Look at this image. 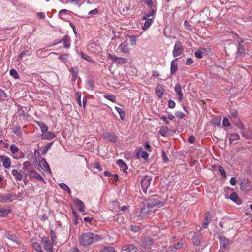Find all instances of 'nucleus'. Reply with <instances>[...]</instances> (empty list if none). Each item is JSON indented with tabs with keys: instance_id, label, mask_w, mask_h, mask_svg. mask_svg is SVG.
Wrapping results in <instances>:
<instances>
[{
	"instance_id": "38",
	"label": "nucleus",
	"mask_w": 252,
	"mask_h": 252,
	"mask_svg": "<svg viewBox=\"0 0 252 252\" xmlns=\"http://www.w3.org/2000/svg\"><path fill=\"white\" fill-rule=\"evenodd\" d=\"M50 236L52 244L55 245L56 244L57 238L55 232L52 230L50 231Z\"/></svg>"
},
{
	"instance_id": "64",
	"label": "nucleus",
	"mask_w": 252,
	"mask_h": 252,
	"mask_svg": "<svg viewBox=\"0 0 252 252\" xmlns=\"http://www.w3.org/2000/svg\"><path fill=\"white\" fill-rule=\"evenodd\" d=\"M193 62V60L191 58H188L186 60V63L187 65H191Z\"/></svg>"
},
{
	"instance_id": "63",
	"label": "nucleus",
	"mask_w": 252,
	"mask_h": 252,
	"mask_svg": "<svg viewBox=\"0 0 252 252\" xmlns=\"http://www.w3.org/2000/svg\"><path fill=\"white\" fill-rule=\"evenodd\" d=\"M195 138L193 136H189L188 139V142L191 144L195 142Z\"/></svg>"
},
{
	"instance_id": "11",
	"label": "nucleus",
	"mask_w": 252,
	"mask_h": 252,
	"mask_svg": "<svg viewBox=\"0 0 252 252\" xmlns=\"http://www.w3.org/2000/svg\"><path fill=\"white\" fill-rule=\"evenodd\" d=\"M220 244V252H223L229 246V240L223 237H219Z\"/></svg>"
},
{
	"instance_id": "22",
	"label": "nucleus",
	"mask_w": 252,
	"mask_h": 252,
	"mask_svg": "<svg viewBox=\"0 0 252 252\" xmlns=\"http://www.w3.org/2000/svg\"><path fill=\"white\" fill-rule=\"evenodd\" d=\"M250 186V181L248 178L244 179L240 184L241 190H245Z\"/></svg>"
},
{
	"instance_id": "41",
	"label": "nucleus",
	"mask_w": 252,
	"mask_h": 252,
	"mask_svg": "<svg viewBox=\"0 0 252 252\" xmlns=\"http://www.w3.org/2000/svg\"><path fill=\"white\" fill-rule=\"evenodd\" d=\"M81 55L83 59H85V60L88 61L89 62H93V60L92 58L88 56V55L84 53L83 52H81Z\"/></svg>"
},
{
	"instance_id": "42",
	"label": "nucleus",
	"mask_w": 252,
	"mask_h": 252,
	"mask_svg": "<svg viewBox=\"0 0 252 252\" xmlns=\"http://www.w3.org/2000/svg\"><path fill=\"white\" fill-rule=\"evenodd\" d=\"M136 37H137V36H130L129 37V38L130 39V45L132 46H134L136 45V42H137Z\"/></svg>"
},
{
	"instance_id": "57",
	"label": "nucleus",
	"mask_w": 252,
	"mask_h": 252,
	"mask_svg": "<svg viewBox=\"0 0 252 252\" xmlns=\"http://www.w3.org/2000/svg\"><path fill=\"white\" fill-rule=\"evenodd\" d=\"M76 96L77 97V100L79 105H81V94H80V93L79 92L76 93Z\"/></svg>"
},
{
	"instance_id": "45",
	"label": "nucleus",
	"mask_w": 252,
	"mask_h": 252,
	"mask_svg": "<svg viewBox=\"0 0 252 252\" xmlns=\"http://www.w3.org/2000/svg\"><path fill=\"white\" fill-rule=\"evenodd\" d=\"M243 42V40H241V43H239V47L238 48V53L239 54H243L245 52V48L243 45H241V43Z\"/></svg>"
},
{
	"instance_id": "12",
	"label": "nucleus",
	"mask_w": 252,
	"mask_h": 252,
	"mask_svg": "<svg viewBox=\"0 0 252 252\" xmlns=\"http://www.w3.org/2000/svg\"><path fill=\"white\" fill-rule=\"evenodd\" d=\"M104 139L107 141L115 143L117 141V137L114 133L110 132L104 133L102 135Z\"/></svg>"
},
{
	"instance_id": "59",
	"label": "nucleus",
	"mask_w": 252,
	"mask_h": 252,
	"mask_svg": "<svg viewBox=\"0 0 252 252\" xmlns=\"http://www.w3.org/2000/svg\"><path fill=\"white\" fill-rule=\"evenodd\" d=\"M202 53L200 51H196L195 52V56L196 58L201 59L202 57Z\"/></svg>"
},
{
	"instance_id": "7",
	"label": "nucleus",
	"mask_w": 252,
	"mask_h": 252,
	"mask_svg": "<svg viewBox=\"0 0 252 252\" xmlns=\"http://www.w3.org/2000/svg\"><path fill=\"white\" fill-rule=\"evenodd\" d=\"M16 199L17 195L16 194L6 193L0 195V202L2 203L11 202Z\"/></svg>"
},
{
	"instance_id": "36",
	"label": "nucleus",
	"mask_w": 252,
	"mask_h": 252,
	"mask_svg": "<svg viewBox=\"0 0 252 252\" xmlns=\"http://www.w3.org/2000/svg\"><path fill=\"white\" fill-rule=\"evenodd\" d=\"M10 212V209L0 208V216L2 217L6 216Z\"/></svg>"
},
{
	"instance_id": "52",
	"label": "nucleus",
	"mask_w": 252,
	"mask_h": 252,
	"mask_svg": "<svg viewBox=\"0 0 252 252\" xmlns=\"http://www.w3.org/2000/svg\"><path fill=\"white\" fill-rule=\"evenodd\" d=\"M31 166V164L29 161H25L23 164V169L28 171V167Z\"/></svg>"
},
{
	"instance_id": "2",
	"label": "nucleus",
	"mask_w": 252,
	"mask_h": 252,
	"mask_svg": "<svg viewBox=\"0 0 252 252\" xmlns=\"http://www.w3.org/2000/svg\"><path fill=\"white\" fill-rule=\"evenodd\" d=\"M100 239L101 237L97 234L87 232L83 233L79 237V242L81 245L88 246L97 242Z\"/></svg>"
},
{
	"instance_id": "23",
	"label": "nucleus",
	"mask_w": 252,
	"mask_h": 252,
	"mask_svg": "<svg viewBox=\"0 0 252 252\" xmlns=\"http://www.w3.org/2000/svg\"><path fill=\"white\" fill-rule=\"evenodd\" d=\"M177 59L173 60L171 63L170 73L171 74H175L178 70L177 63H176Z\"/></svg>"
},
{
	"instance_id": "27",
	"label": "nucleus",
	"mask_w": 252,
	"mask_h": 252,
	"mask_svg": "<svg viewBox=\"0 0 252 252\" xmlns=\"http://www.w3.org/2000/svg\"><path fill=\"white\" fill-rule=\"evenodd\" d=\"M169 130V129L168 127L163 126L160 128L159 133L162 137H166Z\"/></svg>"
},
{
	"instance_id": "9",
	"label": "nucleus",
	"mask_w": 252,
	"mask_h": 252,
	"mask_svg": "<svg viewBox=\"0 0 252 252\" xmlns=\"http://www.w3.org/2000/svg\"><path fill=\"white\" fill-rule=\"evenodd\" d=\"M41 242L43 245L44 248L45 250L48 251L49 252H53V245L52 242L51 243L49 239L46 236H44L41 238Z\"/></svg>"
},
{
	"instance_id": "10",
	"label": "nucleus",
	"mask_w": 252,
	"mask_h": 252,
	"mask_svg": "<svg viewBox=\"0 0 252 252\" xmlns=\"http://www.w3.org/2000/svg\"><path fill=\"white\" fill-rule=\"evenodd\" d=\"M0 162H2L3 166L6 169H9L11 166V159L6 156H0Z\"/></svg>"
},
{
	"instance_id": "31",
	"label": "nucleus",
	"mask_w": 252,
	"mask_h": 252,
	"mask_svg": "<svg viewBox=\"0 0 252 252\" xmlns=\"http://www.w3.org/2000/svg\"><path fill=\"white\" fill-rule=\"evenodd\" d=\"M100 252H115V251L113 247L107 246L101 248Z\"/></svg>"
},
{
	"instance_id": "55",
	"label": "nucleus",
	"mask_w": 252,
	"mask_h": 252,
	"mask_svg": "<svg viewBox=\"0 0 252 252\" xmlns=\"http://www.w3.org/2000/svg\"><path fill=\"white\" fill-rule=\"evenodd\" d=\"M176 103L174 101L170 100L168 101V106L171 108H174L175 107Z\"/></svg>"
},
{
	"instance_id": "13",
	"label": "nucleus",
	"mask_w": 252,
	"mask_h": 252,
	"mask_svg": "<svg viewBox=\"0 0 252 252\" xmlns=\"http://www.w3.org/2000/svg\"><path fill=\"white\" fill-rule=\"evenodd\" d=\"M153 244V240L151 238H145L142 240L141 246L144 249H149L150 247Z\"/></svg>"
},
{
	"instance_id": "33",
	"label": "nucleus",
	"mask_w": 252,
	"mask_h": 252,
	"mask_svg": "<svg viewBox=\"0 0 252 252\" xmlns=\"http://www.w3.org/2000/svg\"><path fill=\"white\" fill-rule=\"evenodd\" d=\"M69 38L68 36H65L62 39L64 48H68L70 47L69 43Z\"/></svg>"
},
{
	"instance_id": "60",
	"label": "nucleus",
	"mask_w": 252,
	"mask_h": 252,
	"mask_svg": "<svg viewBox=\"0 0 252 252\" xmlns=\"http://www.w3.org/2000/svg\"><path fill=\"white\" fill-rule=\"evenodd\" d=\"M211 219V214L209 212H207L205 214V220H207L209 221V220Z\"/></svg>"
},
{
	"instance_id": "6",
	"label": "nucleus",
	"mask_w": 252,
	"mask_h": 252,
	"mask_svg": "<svg viewBox=\"0 0 252 252\" xmlns=\"http://www.w3.org/2000/svg\"><path fill=\"white\" fill-rule=\"evenodd\" d=\"M10 149L12 154H16L13 156L15 159H18L24 158L25 155L22 151H19V148L15 144H12L10 146Z\"/></svg>"
},
{
	"instance_id": "50",
	"label": "nucleus",
	"mask_w": 252,
	"mask_h": 252,
	"mask_svg": "<svg viewBox=\"0 0 252 252\" xmlns=\"http://www.w3.org/2000/svg\"><path fill=\"white\" fill-rule=\"evenodd\" d=\"M104 97L113 102L116 101V97L113 95H104Z\"/></svg>"
},
{
	"instance_id": "19",
	"label": "nucleus",
	"mask_w": 252,
	"mask_h": 252,
	"mask_svg": "<svg viewBox=\"0 0 252 252\" xmlns=\"http://www.w3.org/2000/svg\"><path fill=\"white\" fill-rule=\"evenodd\" d=\"M117 164L119 166L120 170H122L124 173H126L127 170L128 169L127 166L122 159H118L117 162Z\"/></svg>"
},
{
	"instance_id": "47",
	"label": "nucleus",
	"mask_w": 252,
	"mask_h": 252,
	"mask_svg": "<svg viewBox=\"0 0 252 252\" xmlns=\"http://www.w3.org/2000/svg\"><path fill=\"white\" fill-rule=\"evenodd\" d=\"M230 199L234 202L237 203L238 204H239L237 202V200L238 199V196L236 193H232L230 196Z\"/></svg>"
},
{
	"instance_id": "32",
	"label": "nucleus",
	"mask_w": 252,
	"mask_h": 252,
	"mask_svg": "<svg viewBox=\"0 0 252 252\" xmlns=\"http://www.w3.org/2000/svg\"><path fill=\"white\" fill-rule=\"evenodd\" d=\"M115 109L116 110V111H117V112L119 113L121 119L122 120H123L125 117V113L124 111L122 109H121L117 106H115Z\"/></svg>"
},
{
	"instance_id": "58",
	"label": "nucleus",
	"mask_w": 252,
	"mask_h": 252,
	"mask_svg": "<svg viewBox=\"0 0 252 252\" xmlns=\"http://www.w3.org/2000/svg\"><path fill=\"white\" fill-rule=\"evenodd\" d=\"M149 156L148 153L145 151H143L141 153V157L144 159H146Z\"/></svg>"
},
{
	"instance_id": "54",
	"label": "nucleus",
	"mask_w": 252,
	"mask_h": 252,
	"mask_svg": "<svg viewBox=\"0 0 252 252\" xmlns=\"http://www.w3.org/2000/svg\"><path fill=\"white\" fill-rule=\"evenodd\" d=\"M162 156L163 158V160L164 162H167V161H168V160H169L168 158L166 155L165 152L164 151H162Z\"/></svg>"
},
{
	"instance_id": "1",
	"label": "nucleus",
	"mask_w": 252,
	"mask_h": 252,
	"mask_svg": "<svg viewBox=\"0 0 252 252\" xmlns=\"http://www.w3.org/2000/svg\"><path fill=\"white\" fill-rule=\"evenodd\" d=\"M164 203L160 201L158 198H151L144 202L137 215V221H140L144 218L148 217V214L152 209H157L163 206Z\"/></svg>"
},
{
	"instance_id": "61",
	"label": "nucleus",
	"mask_w": 252,
	"mask_h": 252,
	"mask_svg": "<svg viewBox=\"0 0 252 252\" xmlns=\"http://www.w3.org/2000/svg\"><path fill=\"white\" fill-rule=\"evenodd\" d=\"M94 168L97 169L100 171H102V169L100 165V163L99 162H97L95 164V165H94Z\"/></svg>"
},
{
	"instance_id": "3",
	"label": "nucleus",
	"mask_w": 252,
	"mask_h": 252,
	"mask_svg": "<svg viewBox=\"0 0 252 252\" xmlns=\"http://www.w3.org/2000/svg\"><path fill=\"white\" fill-rule=\"evenodd\" d=\"M107 57L112 62L117 64H123L127 63V60L126 58L118 57L110 53L107 54Z\"/></svg>"
},
{
	"instance_id": "5",
	"label": "nucleus",
	"mask_w": 252,
	"mask_h": 252,
	"mask_svg": "<svg viewBox=\"0 0 252 252\" xmlns=\"http://www.w3.org/2000/svg\"><path fill=\"white\" fill-rule=\"evenodd\" d=\"M184 51L182 43L180 41H177L175 42L174 48L172 51L173 56L174 57H176L181 55Z\"/></svg>"
},
{
	"instance_id": "25",
	"label": "nucleus",
	"mask_w": 252,
	"mask_h": 252,
	"mask_svg": "<svg viewBox=\"0 0 252 252\" xmlns=\"http://www.w3.org/2000/svg\"><path fill=\"white\" fill-rule=\"evenodd\" d=\"M43 139H52L56 137V135L52 132L49 131L45 132L43 134H41Z\"/></svg>"
},
{
	"instance_id": "8",
	"label": "nucleus",
	"mask_w": 252,
	"mask_h": 252,
	"mask_svg": "<svg viewBox=\"0 0 252 252\" xmlns=\"http://www.w3.org/2000/svg\"><path fill=\"white\" fill-rule=\"evenodd\" d=\"M152 180V177L148 176H145L142 179L141 181V187L143 191L145 193H146L147 190L151 183Z\"/></svg>"
},
{
	"instance_id": "51",
	"label": "nucleus",
	"mask_w": 252,
	"mask_h": 252,
	"mask_svg": "<svg viewBox=\"0 0 252 252\" xmlns=\"http://www.w3.org/2000/svg\"><path fill=\"white\" fill-rule=\"evenodd\" d=\"M222 125L224 126L227 127L230 126L229 121L227 118H224L222 120Z\"/></svg>"
},
{
	"instance_id": "53",
	"label": "nucleus",
	"mask_w": 252,
	"mask_h": 252,
	"mask_svg": "<svg viewBox=\"0 0 252 252\" xmlns=\"http://www.w3.org/2000/svg\"><path fill=\"white\" fill-rule=\"evenodd\" d=\"M130 229L132 231L137 232L140 230V227L138 226H131Z\"/></svg>"
},
{
	"instance_id": "29",
	"label": "nucleus",
	"mask_w": 252,
	"mask_h": 252,
	"mask_svg": "<svg viewBox=\"0 0 252 252\" xmlns=\"http://www.w3.org/2000/svg\"><path fill=\"white\" fill-rule=\"evenodd\" d=\"M13 132L19 137H21L22 135V131L18 126H14L12 128Z\"/></svg>"
},
{
	"instance_id": "4",
	"label": "nucleus",
	"mask_w": 252,
	"mask_h": 252,
	"mask_svg": "<svg viewBox=\"0 0 252 252\" xmlns=\"http://www.w3.org/2000/svg\"><path fill=\"white\" fill-rule=\"evenodd\" d=\"M28 172H29V176L30 180H37L38 181H42L44 184H46V181L35 170L33 169L32 170H28Z\"/></svg>"
},
{
	"instance_id": "40",
	"label": "nucleus",
	"mask_w": 252,
	"mask_h": 252,
	"mask_svg": "<svg viewBox=\"0 0 252 252\" xmlns=\"http://www.w3.org/2000/svg\"><path fill=\"white\" fill-rule=\"evenodd\" d=\"M221 122V118L220 117L213 119L212 121V123L217 126H219Z\"/></svg>"
},
{
	"instance_id": "34",
	"label": "nucleus",
	"mask_w": 252,
	"mask_h": 252,
	"mask_svg": "<svg viewBox=\"0 0 252 252\" xmlns=\"http://www.w3.org/2000/svg\"><path fill=\"white\" fill-rule=\"evenodd\" d=\"M32 246L34 249L38 252H44L42 249H41V246L39 243L37 242H33L32 243Z\"/></svg>"
},
{
	"instance_id": "44",
	"label": "nucleus",
	"mask_w": 252,
	"mask_h": 252,
	"mask_svg": "<svg viewBox=\"0 0 252 252\" xmlns=\"http://www.w3.org/2000/svg\"><path fill=\"white\" fill-rule=\"evenodd\" d=\"M7 238H8L9 239L14 241V242H16L17 243H18V238L17 237V236L15 235H13V234H7Z\"/></svg>"
},
{
	"instance_id": "37",
	"label": "nucleus",
	"mask_w": 252,
	"mask_h": 252,
	"mask_svg": "<svg viewBox=\"0 0 252 252\" xmlns=\"http://www.w3.org/2000/svg\"><path fill=\"white\" fill-rule=\"evenodd\" d=\"M240 139L239 135L238 133L231 134L229 137V141L232 142L233 141H235Z\"/></svg>"
},
{
	"instance_id": "48",
	"label": "nucleus",
	"mask_w": 252,
	"mask_h": 252,
	"mask_svg": "<svg viewBox=\"0 0 252 252\" xmlns=\"http://www.w3.org/2000/svg\"><path fill=\"white\" fill-rule=\"evenodd\" d=\"M69 55L68 54H64L63 55H62L59 57V59L63 63H65L66 61L68 60Z\"/></svg>"
},
{
	"instance_id": "39",
	"label": "nucleus",
	"mask_w": 252,
	"mask_h": 252,
	"mask_svg": "<svg viewBox=\"0 0 252 252\" xmlns=\"http://www.w3.org/2000/svg\"><path fill=\"white\" fill-rule=\"evenodd\" d=\"M10 74L13 76L14 79H18L19 78V75L15 69H11L10 70Z\"/></svg>"
},
{
	"instance_id": "49",
	"label": "nucleus",
	"mask_w": 252,
	"mask_h": 252,
	"mask_svg": "<svg viewBox=\"0 0 252 252\" xmlns=\"http://www.w3.org/2000/svg\"><path fill=\"white\" fill-rule=\"evenodd\" d=\"M175 116L179 119H182L185 116V114L181 111H177L175 113Z\"/></svg>"
},
{
	"instance_id": "14",
	"label": "nucleus",
	"mask_w": 252,
	"mask_h": 252,
	"mask_svg": "<svg viewBox=\"0 0 252 252\" xmlns=\"http://www.w3.org/2000/svg\"><path fill=\"white\" fill-rule=\"evenodd\" d=\"M73 203L77 207L78 210L81 212H83L85 210V204L81 200L78 198H75L73 200Z\"/></svg>"
},
{
	"instance_id": "56",
	"label": "nucleus",
	"mask_w": 252,
	"mask_h": 252,
	"mask_svg": "<svg viewBox=\"0 0 252 252\" xmlns=\"http://www.w3.org/2000/svg\"><path fill=\"white\" fill-rule=\"evenodd\" d=\"M98 13V10L97 8H95L89 12L88 14L90 15H96Z\"/></svg>"
},
{
	"instance_id": "24",
	"label": "nucleus",
	"mask_w": 252,
	"mask_h": 252,
	"mask_svg": "<svg viewBox=\"0 0 252 252\" xmlns=\"http://www.w3.org/2000/svg\"><path fill=\"white\" fill-rule=\"evenodd\" d=\"M69 71L72 74V80L73 81H76L78 77V68L77 67H72L69 69Z\"/></svg>"
},
{
	"instance_id": "18",
	"label": "nucleus",
	"mask_w": 252,
	"mask_h": 252,
	"mask_svg": "<svg viewBox=\"0 0 252 252\" xmlns=\"http://www.w3.org/2000/svg\"><path fill=\"white\" fill-rule=\"evenodd\" d=\"M175 92L179 95V100L181 101L183 99V94L180 84L177 83L174 87Z\"/></svg>"
},
{
	"instance_id": "16",
	"label": "nucleus",
	"mask_w": 252,
	"mask_h": 252,
	"mask_svg": "<svg viewBox=\"0 0 252 252\" xmlns=\"http://www.w3.org/2000/svg\"><path fill=\"white\" fill-rule=\"evenodd\" d=\"M120 49L121 52L123 53H128L130 48L128 47V44L126 41L122 42L118 47V49Z\"/></svg>"
},
{
	"instance_id": "46",
	"label": "nucleus",
	"mask_w": 252,
	"mask_h": 252,
	"mask_svg": "<svg viewBox=\"0 0 252 252\" xmlns=\"http://www.w3.org/2000/svg\"><path fill=\"white\" fill-rule=\"evenodd\" d=\"M218 170H219V172L220 173V174H221V175L223 178H225L226 177V172L224 171V168H223V167L222 166H219V167H218Z\"/></svg>"
},
{
	"instance_id": "15",
	"label": "nucleus",
	"mask_w": 252,
	"mask_h": 252,
	"mask_svg": "<svg viewBox=\"0 0 252 252\" xmlns=\"http://www.w3.org/2000/svg\"><path fill=\"white\" fill-rule=\"evenodd\" d=\"M23 171H18L17 169H13L11 170V174L16 181H21L23 179Z\"/></svg>"
},
{
	"instance_id": "17",
	"label": "nucleus",
	"mask_w": 252,
	"mask_h": 252,
	"mask_svg": "<svg viewBox=\"0 0 252 252\" xmlns=\"http://www.w3.org/2000/svg\"><path fill=\"white\" fill-rule=\"evenodd\" d=\"M143 20H145L144 26L142 27V29L145 31L151 25L153 22V20L152 18H148V16H144Z\"/></svg>"
},
{
	"instance_id": "20",
	"label": "nucleus",
	"mask_w": 252,
	"mask_h": 252,
	"mask_svg": "<svg viewBox=\"0 0 252 252\" xmlns=\"http://www.w3.org/2000/svg\"><path fill=\"white\" fill-rule=\"evenodd\" d=\"M122 251L128 252H137V248L132 244L126 245L123 247Z\"/></svg>"
},
{
	"instance_id": "28",
	"label": "nucleus",
	"mask_w": 252,
	"mask_h": 252,
	"mask_svg": "<svg viewBox=\"0 0 252 252\" xmlns=\"http://www.w3.org/2000/svg\"><path fill=\"white\" fill-rule=\"evenodd\" d=\"M60 187L64 190L67 191L69 195L71 193V191L69 186L64 183H61L59 184Z\"/></svg>"
},
{
	"instance_id": "30",
	"label": "nucleus",
	"mask_w": 252,
	"mask_h": 252,
	"mask_svg": "<svg viewBox=\"0 0 252 252\" xmlns=\"http://www.w3.org/2000/svg\"><path fill=\"white\" fill-rule=\"evenodd\" d=\"M192 241L194 245L199 246L200 244V238L198 234H195L192 238Z\"/></svg>"
},
{
	"instance_id": "35",
	"label": "nucleus",
	"mask_w": 252,
	"mask_h": 252,
	"mask_svg": "<svg viewBox=\"0 0 252 252\" xmlns=\"http://www.w3.org/2000/svg\"><path fill=\"white\" fill-rule=\"evenodd\" d=\"M41 162H42L43 166H44V167L45 168V170L46 171L51 173V171L49 165H48V164L47 163L46 160L44 158H43L42 159Z\"/></svg>"
},
{
	"instance_id": "62",
	"label": "nucleus",
	"mask_w": 252,
	"mask_h": 252,
	"mask_svg": "<svg viewBox=\"0 0 252 252\" xmlns=\"http://www.w3.org/2000/svg\"><path fill=\"white\" fill-rule=\"evenodd\" d=\"M37 16L40 19H44L45 17V14L44 12L37 13Z\"/></svg>"
},
{
	"instance_id": "43",
	"label": "nucleus",
	"mask_w": 252,
	"mask_h": 252,
	"mask_svg": "<svg viewBox=\"0 0 252 252\" xmlns=\"http://www.w3.org/2000/svg\"><path fill=\"white\" fill-rule=\"evenodd\" d=\"M7 96L8 95L4 91L0 88V100H4V98H7Z\"/></svg>"
},
{
	"instance_id": "26",
	"label": "nucleus",
	"mask_w": 252,
	"mask_h": 252,
	"mask_svg": "<svg viewBox=\"0 0 252 252\" xmlns=\"http://www.w3.org/2000/svg\"><path fill=\"white\" fill-rule=\"evenodd\" d=\"M36 123L40 127L42 134H43L45 132H47L48 130V127L44 122L41 121H36Z\"/></svg>"
},
{
	"instance_id": "21",
	"label": "nucleus",
	"mask_w": 252,
	"mask_h": 252,
	"mask_svg": "<svg viewBox=\"0 0 252 252\" xmlns=\"http://www.w3.org/2000/svg\"><path fill=\"white\" fill-rule=\"evenodd\" d=\"M155 92L156 95L159 98H161L163 96L164 90L161 85H158L155 88Z\"/></svg>"
}]
</instances>
